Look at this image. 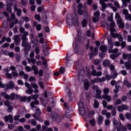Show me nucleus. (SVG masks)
<instances>
[{
    "mask_svg": "<svg viewBox=\"0 0 131 131\" xmlns=\"http://www.w3.org/2000/svg\"><path fill=\"white\" fill-rule=\"evenodd\" d=\"M12 74L14 77H17L18 76V72L17 71H14L12 72Z\"/></svg>",
    "mask_w": 131,
    "mask_h": 131,
    "instance_id": "obj_56",
    "label": "nucleus"
},
{
    "mask_svg": "<svg viewBox=\"0 0 131 131\" xmlns=\"http://www.w3.org/2000/svg\"><path fill=\"white\" fill-rule=\"evenodd\" d=\"M100 105V103H99V101L97 100H94V103L93 105L94 108H95V109H98L99 108V106Z\"/></svg>",
    "mask_w": 131,
    "mask_h": 131,
    "instance_id": "obj_25",
    "label": "nucleus"
},
{
    "mask_svg": "<svg viewBox=\"0 0 131 131\" xmlns=\"http://www.w3.org/2000/svg\"><path fill=\"white\" fill-rule=\"evenodd\" d=\"M94 63L95 65H100L101 60L99 59H96L94 60Z\"/></svg>",
    "mask_w": 131,
    "mask_h": 131,
    "instance_id": "obj_48",
    "label": "nucleus"
},
{
    "mask_svg": "<svg viewBox=\"0 0 131 131\" xmlns=\"http://www.w3.org/2000/svg\"><path fill=\"white\" fill-rule=\"evenodd\" d=\"M116 19H117V22H121L122 18H121V16L119 15V13H116L115 15Z\"/></svg>",
    "mask_w": 131,
    "mask_h": 131,
    "instance_id": "obj_27",
    "label": "nucleus"
},
{
    "mask_svg": "<svg viewBox=\"0 0 131 131\" xmlns=\"http://www.w3.org/2000/svg\"><path fill=\"white\" fill-rule=\"evenodd\" d=\"M15 57L16 62H20V60H21V56H20V55L18 54L17 53H16Z\"/></svg>",
    "mask_w": 131,
    "mask_h": 131,
    "instance_id": "obj_36",
    "label": "nucleus"
},
{
    "mask_svg": "<svg viewBox=\"0 0 131 131\" xmlns=\"http://www.w3.org/2000/svg\"><path fill=\"white\" fill-rule=\"evenodd\" d=\"M69 16L70 15H67V23L68 24H69V25H78V19L75 13L72 15L71 19L69 18Z\"/></svg>",
    "mask_w": 131,
    "mask_h": 131,
    "instance_id": "obj_1",
    "label": "nucleus"
},
{
    "mask_svg": "<svg viewBox=\"0 0 131 131\" xmlns=\"http://www.w3.org/2000/svg\"><path fill=\"white\" fill-rule=\"evenodd\" d=\"M35 19L37 20V21H40V15H39V14H35Z\"/></svg>",
    "mask_w": 131,
    "mask_h": 131,
    "instance_id": "obj_60",
    "label": "nucleus"
},
{
    "mask_svg": "<svg viewBox=\"0 0 131 131\" xmlns=\"http://www.w3.org/2000/svg\"><path fill=\"white\" fill-rule=\"evenodd\" d=\"M14 2L15 3L14 4V7H13L14 12H17L16 15H17V16L19 17V16H21V14H22V10H21V9H20L18 8V7H17V1L14 0Z\"/></svg>",
    "mask_w": 131,
    "mask_h": 131,
    "instance_id": "obj_5",
    "label": "nucleus"
},
{
    "mask_svg": "<svg viewBox=\"0 0 131 131\" xmlns=\"http://www.w3.org/2000/svg\"><path fill=\"white\" fill-rule=\"evenodd\" d=\"M42 26L40 24H38L36 27V29L37 31H40L41 30Z\"/></svg>",
    "mask_w": 131,
    "mask_h": 131,
    "instance_id": "obj_54",
    "label": "nucleus"
},
{
    "mask_svg": "<svg viewBox=\"0 0 131 131\" xmlns=\"http://www.w3.org/2000/svg\"><path fill=\"white\" fill-rule=\"evenodd\" d=\"M66 93L68 94L69 98H71V91H70V89L68 88L67 86L66 88Z\"/></svg>",
    "mask_w": 131,
    "mask_h": 131,
    "instance_id": "obj_32",
    "label": "nucleus"
},
{
    "mask_svg": "<svg viewBox=\"0 0 131 131\" xmlns=\"http://www.w3.org/2000/svg\"><path fill=\"white\" fill-rule=\"evenodd\" d=\"M97 122L99 124H102V123H103V116H100L98 117V119L97 120Z\"/></svg>",
    "mask_w": 131,
    "mask_h": 131,
    "instance_id": "obj_34",
    "label": "nucleus"
},
{
    "mask_svg": "<svg viewBox=\"0 0 131 131\" xmlns=\"http://www.w3.org/2000/svg\"><path fill=\"white\" fill-rule=\"evenodd\" d=\"M117 52H118V49L116 48L114 50L112 49H110L108 50V53H117Z\"/></svg>",
    "mask_w": 131,
    "mask_h": 131,
    "instance_id": "obj_42",
    "label": "nucleus"
},
{
    "mask_svg": "<svg viewBox=\"0 0 131 131\" xmlns=\"http://www.w3.org/2000/svg\"><path fill=\"white\" fill-rule=\"evenodd\" d=\"M99 4L102 6V8L103 9H106L107 8V5H106L105 3H107V2H109V0H99Z\"/></svg>",
    "mask_w": 131,
    "mask_h": 131,
    "instance_id": "obj_16",
    "label": "nucleus"
},
{
    "mask_svg": "<svg viewBox=\"0 0 131 131\" xmlns=\"http://www.w3.org/2000/svg\"><path fill=\"white\" fill-rule=\"evenodd\" d=\"M118 56H120V54L119 53H117L116 54H111L110 55V57L111 59H112V60H115V59H116Z\"/></svg>",
    "mask_w": 131,
    "mask_h": 131,
    "instance_id": "obj_31",
    "label": "nucleus"
},
{
    "mask_svg": "<svg viewBox=\"0 0 131 131\" xmlns=\"http://www.w3.org/2000/svg\"><path fill=\"white\" fill-rule=\"evenodd\" d=\"M83 16L84 18H88L89 17V13H88V10L84 8L83 11Z\"/></svg>",
    "mask_w": 131,
    "mask_h": 131,
    "instance_id": "obj_39",
    "label": "nucleus"
},
{
    "mask_svg": "<svg viewBox=\"0 0 131 131\" xmlns=\"http://www.w3.org/2000/svg\"><path fill=\"white\" fill-rule=\"evenodd\" d=\"M78 8V13L80 16H81L82 14H83V11L82 10V8H83V6L82 5V4L80 3L77 6Z\"/></svg>",
    "mask_w": 131,
    "mask_h": 131,
    "instance_id": "obj_11",
    "label": "nucleus"
},
{
    "mask_svg": "<svg viewBox=\"0 0 131 131\" xmlns=\"http://www.w3.org/2000/svg\"><path fill=\"white\" fill-rule=\"evenodd\" d=\"M96 92V99H99L100 100H102V96L101 95H102V91L101 90H99Z\"/></svg>",
    "mask_w": 131,
    "mask_h": 131,
    "instance_id": "obj_20",
    "label": "nucleus"
},
{
    "mask_svg": "<svg viewBox=\"0 0 131 131\" xmlns=\"http://www.w3.org/2000/svg\"><path fill=\"white\" fill-rule=\"evenodd\" d=\"M23 20H24L25 22H29V17L28 16H24L23 17Z\"/></svg>",
    "mask_w": 131,
    "mask_h": 131,
    "instance_id": "obj_64",
    "label": "nucleus"
},
{
    "mask_svg": "<svg viewBox=\"0 0 131 131\" xmlns=\"http://www.w3.org/2000/svg\"><path fill=\"white\" fill-rule=\"evenodd\" d=\"M84 86L86 91H88V90H89L90 86V81L88 79L84 80Z\"/></svg>",
    "mask_w": 131,
    "mask_h": 131,
    "instance_id": "obj_19",
    "label": "nucleus"
},
{
    "mask_svg": "<svg viewBox=\"0 0 131 131\" xmlns=\"http://www.w3.org/2000/svg\"><path fill=\"white\" fill-rule=\"evenodd\" d=\"M29 81H36V78L33 76H31L29 79Z\"/></svg>",
    "mask_w": 131,
    "mask_h": 131,
    "instance_id": "obj_61",
    "label": "nucleus"
},
{
    "mask_svg": "<svg viewBox=\"0 0 131 131\" xmlns=\"http://www.w3.org/2000/svg\"><path fill=\"white\" fill-rule=\"evenodd\" d=\"M18 98L19 99V100H20V101H21V102H26V101H27V97H19Z\"/></svg>",
    "mask_w": 131,
    "mask_h": 131,
    "instance_id": "obj_44",
    "label": "nucleus"
},
{
    "mask_svg": "<svg viewBox=\"0 0 131 131\" xmlns=\"http://www.w3.org/2000/svg\"><path fill=\"white\" fill-rule=\"evenodd\" d=\"M100 18H98V17H96L95 16V17H93L92 18V20H93V21L94 22V23H97V22H98L99 21Z\"/></svg>",
    "mask_w": 131,
    "mask_h": 131,
    "instance_id": "obj_58",
    "label": "nucleus"
},
{
    "mask_svg": "<svg viewBox=\"0 0 131 131\" xmlns=\"http://www.w3.org/2000/svg\"><path fill=\"white\" fill-rule=\"evenodd\" d=\"M19 31L20 33L22 34L21 37V40L28 41V38H27V36L29 35V33L27 31H25V28H23V27H20Z\"/></svg>",
    "mask_w": 131,
    "mask_h": 131,
    "instance_id": "obj_3",
    "label": "nucleus"
},
{
    "mask_svg": "<svg viewBox=\"0 0 131 131\" xmlns=\"http://www.w3.org/2000/svg\"><path fill=\"white\" fill-rule=\"evenodd\" d=\"M125 117L127 119L129 120V121H131V114L127 113L125 114Z\"/></svg>",
    "mask_w": 131,
    "mask_h": 131,
    "instance_id": "obj_46",
    "label": "nucleus"
},
{
    "mask_svg": "<svg viewBox=\"0 0 131 131\" xmlns=\"http://www.w3.org/2000/svg\"><path fill=\"white\" fill-rule=\"evenodd\" d=\"M91 75L93 76H101L102 75V72L98 71L97 72L96 70H93L91 72Z\"/></svg>",
    "mask_w": 131,
    "mask_h": 131,
    "instance_id": "obj_13",
    "label": "nucleus"
},
{
    "mask_svg": "<svg viewBox=\"0 0 131 131\" xmlns=\"http://www.w3.org/2000/svg\"><path fill=\"white\" fill-rule=\"evenodd\" d=\"M111 35L112 37H113V38H118V36L119 35V34L111 33Z\"/></svg>",
    "mask_w": 131,
    "mask_h": 131,
    "instance_id": "obj_38",
    "label": "nucleus"
},
{
    "mask_svg": "<svg viewBox=\"0 0 131 131\" xmlns=\"http://www.w3.org/2000/svg\"><path fill=\"white\" fill-rule=\"evenodd\" d=\"M123 84L125 86L126 88H131V83L127 80H124Z\"/></svg>",
    "mask_w": 131,
    "mask_h": 131,
    "instance_id": "obj_22",
    "label": "nucleus"
},
{
    "mask_svg": "<svg viewBox=\"0 0 131 131\" xmlns=\"http://www.w3.org/2000/svg\"><path fill=\"white\" fill-rule=\"evenodd\" d=\"M125 18L126 20H129V21H131V14H127L125 16Z\"/></svg>",
    "mask_w": 131,
    "mask_h": 131,
    "instance_id": "obj_63",
    "label": "nucleus"
},
{
    "mask_svg": "<svg viewBox=\"0 0 131 131\" xmlns=\"http://www.w3.org/2000/svg\"><path fill=\"white\" fill-rule=\"evenodd\" d=\"M71 110V109H67L66 110V113H65V116L67 118H70L71 117V115H70V114H69V112Z\"/></svg>",
    "mask_w": 131,
    "mask_h": 131,
    "instance_id": "obj_30",
    "label": "nucleus"
},
{
    "mask_svg": "<svg viewBox=\"0 0 131 131\" xmlns=\"http://www.w3.org/2000/svg\"><path fill=\"white\" fill-rule=\"evenodd\" d=\"M5 122H9V123H13L14 121L13 120V116L11 114L4 117Z\"/></svg>",
    "mask_w": 131,
    "mask_h": 131,
    "instance_id": "obj_6",
    "label": "nucleus"
},
{
    "mask_svg": "<svg viewBox=\"0 0 131 131\" xmlns=\"http://www.w3.org/2000/svg\"><path fill=\"white\" fill-rule=\"evenodd\" d=\"M117 108L119 112H122V111H126L128 109L127 105L126 104H122L121 105L118 106Z\"/></svg>",
    "mask_w": 131,
    "mask_h": 131,
    "instance_id": "obj_9",
    "label": "nucleus"
},
{
    "mask_svg": "<svg viewBox=\"0 0 131 131\" xmlns=\"http://www.w3.org/2000/svg\"><path fill=\"white\" fill-rule=\"evenodd\" d=\"M90 59L93 60L94 57L93 56H97L98 55V47L94 48V51H92L89 53Z\"/></svg>",
    "mask_w": 131,
    "mask_h": 131,
    "instance_id": "obj_8",
    "label": "nucleus"
},
{
    "mask_svg": "<svg viewBox=\"0 0 131 131\" xmlns=\"http://www.w3.org/2000/svg\"><path fill=\"white\" fill-rule=\"evenodd\" d=\"M109 92H110V89L108 88H105L103 89V93L104 95H108V94H109Z\"/></svg>",
    "mask_w": 131,
    "mask_h": 131,
    "instance_id": "obj_47",
    "label": "nucleus"
},
{
    "mask_svg": "<svg viewBox=\"0 0 131 131\" xmlns=\"http://www.w3.org/2000/svg\"><path fill=\"white\" fill-rule=\"evenodd\" d=\"M36 108V110L35 114H31L32 116L34 117L36 120L39 121V122H42L43 121V119L40 116V114H41V111H40V109L37 107V106H35Z\"/></svg>",
    "mask_w": 131,
    "mask_h": 131,
    "instance_id": "obj_2",
    "label": "nucleus"
},
{
    "mask_svg": "<svg viewBox=\"0 0 131 131\" xmlns=\"http://www.w3.org/2000/svg\"><path fill=\"white\" fill-rule=\"evenodd\" d=\"M7 107V112H8V113H11L13 111V106H12V105H10L9 106Z\"/></svg>",
    "mask_w": 131,
    "mask_h": 131,
    "instance_id": "obj_52",
    "label": "nucleus"
},
{
    "mask_svg": "<svg viewBox=\"0 0 131 131\" xmlns=\"http://www.w3.org/2000/svg\"><path fill=\"white\" fill-rule=\"evenodd\" d=\"M27 1L28 0H21V5H23V6H24V7H26V6L27 5V3L28 2Z\"/></svg>",
    "mask_w": 131,
    "mask_h": 131,
    "instance_id": "obj_53",
    "label": "nucleus"
},
{
    "mask_svg": "<svg viewBox=\"0 0 131 131\" xmlns=\"http://www.w3.org/2000/svg\"><path fill=\"white\" fill-rule=\"evenodd\" d=\"M123 15H125V16H127V15L129 14L128 10H127V9H124L123 10Z\"/></svg>",
    "mask_w": 131,
    "mask_h": 131,
    "instance_id": "obj_62",
    "label": "nucleus"
},
{
    "mask_svg": "<svg viewBox=\"0 0 131 131\" xmlns=\"http://www.w3.org/2000/svg\"><path fill=\"white\" fill-rule=\"evenodd\" d=\"M25 69L26 72H30L32 71V69L28 66H26V67H25Z\"/></svg>",
    "mask_w": 131,
    "mask_h": 131,
    "instance_id": "obj_37",
    "label": "nucleus"
},
{
    "mask_svg": "<svg viewBox=\"0 0 131 131\" xmlns=\"http://www.w3.org/2000/svg\"><path fill=\"white\" fill-rule=\"evenodd\" d=\"M119 89H120V85H117V84H116L115 85V89L114 90V93L115 94H118V92H119Z\"/></svg>",
    "mask_w": 131,
    "mask_h": 131,
    "instance_id": "obj_28",
    "label": "nucleus"
},
{
    "mask_svg": "<svg viewBox=\"0 0 131 131\" xmlns=\"http://www.w3.org/2000/svg\"><path fill=\"white\" fill-rule=\"evenodd\" d=\"M28 123L29 124H31L33 126H36L37 125V122L36 121V119H31L28 120Z\"/></svg>",
    "mask_w": 131,
    "mask_h": 131,
    "instance_id": "obj_14",
    "label": "nucleus"
},
{
    "mask_svg": "<svg viewBox=\"0 0 131 131\" xmlns=\"http://www.w3.org/2000/svg\"><path fill=\"white\" fill-rule=\"evenodd\" d=\"M19 98V95L17 94H15L14 93H12L10 94V100L11 101H14V100H17Z\"/></svg>",
    "mask_w": 131,
    "mask_h": 131,
    "instance_id": "obj_17",
    "label": "nucleus"
},
{
    "mask_svg": "<svg viewBox=\"0 0 131 131\" xmlns=\"http://www.w3.org/2000/svg\"><path fill=\"white\" fill-rule=\"evenodd\" d=\"M113 123L115 129H116L119 126H121V123H118V121L115 118H114L113 119Z\"/></svg>",
    "mask_w": 131,
    "mask_h": 131,
    "instance_id": "obj_10",
    "label": "nucleus"
},
{
    "mask_svg": "<svg viewBox=\"0 0 131 131\" xmlns=\"http://www.w3.org/2000/svg\"><path fill=\"white\" fill-rule=\"evenodd\" d=\"M78 105L80 114L81 115H84L85 114V111H84V104H83V102L81 100H80Z\"/></svg>",
    "mask_w": 131,
    "mask_h": 131,
    "instance_id": "obj_4",
    "label": "nucleus"
},
{
    "mask_svg": "<svg viewBox=\"0 0 131 131\" xmlns=\"http://www.w3.org/2000/svg\"><path fill=\"white\" fill-rule=\"evenodd\" d=\"M117 24H119V27L120 28H124V23L122 22V20L121 21V22H117Z\"/></svg>",
    "mask_w": 131,
    "mask_h": 131,
    "instance_id": "obj_35",
    "label": "nucleus"
},
{
    "mask_svg": "<svg viewBox=\"0 0 131 131\" xmlns=\"http://www.w3.org/2000/svg\"><path fill=\"white\" fill-rule=\"evenodd\" d=\"M129 58H131V53L128 54H123V59H124V60H126V59H128L127 60L128 61Z\"/></svg>",
    "mask_w": 131,
    "mask_h": 131,
    "instance_id": "obj_26",
    "label": "nucleus"
},
{
    "mask_svg": "<svg viewBox=\"0 0 131 131\" xmlns=\"http://www.w3.org/2000/svg\"><path fill=\"white\" fill-rule=\"evenodd\" d=\"M91 82L92 83L94 84V83H96V82H99V79L98 78H94V79H91Z\"/></svg>",
    "mask_w": 131,
    "mask_h": 131,
    "instance_id": "obj_50",
    "label": "nucleus"
},
{
    "mask_svg": "<svg viewBox=\"0 0 131 131\" xmlns=\"http://www.w3.org/2000/svg\"><path fill=\"white\" fill-rule=\"evenodd\" d=\"M1 96H4L6 100H10V99H11V96L7 95L6 92H3L1 93Z\"/></svg>",
    "mask_w": 131,
    "mask_h": 131,
    "instance_id": "obj_24",
    "label": "nucleus"
},
{
    "mask_svg": "<svg viewBox=\"0 0 131 131\" xmlns=\"http://www.w3.org/2000/svg\"><path fill=\"white\" fill-rule=\"evenodd\" d=\"M94 15L96 18H100V11H97L96 12H94Z\"/></svg>",
    "mask_w": 131,
    "mask_h": 131,
    "instance_id": "obj_45",
    "label": "nucleus"
},
{
    "mask_svg": "<svg viewBox=\"0 0 131 131\" xmlns=\"http://www.w3.org/2000/svg\"><path fill=\"white\" fill-rule=\"evenodd\" d=\"M108 43H113V42L112 41V37L110 36H108L107 37V38H106Z\"/></svg>",
    "mask_w": 131,
    "mask_h": 131,
    "instance_id": "obj_51",
    "label": "nucleus"
},
{
    "mask_svg": "<svg viewBox=\"0 0 131 131\" xmlns=\"http://www.w3.org/2000/svg\"><path fill=\"white\" fill-rule=\"evenodd\" d=\"M12 39L14 40V43H15L16 46H19L20 45L21 40L20 39L19 35H14L12 37Z\"/></svg>",
    "mask_w": 131,
    "mask_h": 131,
    "instance_id": "obj_7",
    "label": "nucleus"
},
{
    "mask_svg": "<svg viewBox=\"0 0 131 131\" xmlns=\"http://www.w3.org/2000/svg\"><path fill=\"white\" fill-rule=\"evenodd\" d=\"M28 90H27L26 91V94H28V95H30L33 93V89H32V87L28 88Z\"/></svg>",
    "mask_w": 131,
    "mask_h": 131,
    "instance_id": "obj_33",
    "label": "nucleus"
},
{
    "mask_svg": "<svg viewBox=\"0 0 131 131\" xmlns=\"http://www.w3.org/2000/svg\"><path fill=\"white\" fill-rule=\"evenodd\" d=\"M84 73H85V71L84 70H81L79 71L78 79V80H82V76L84 75Z\"/></svg>",
    "mask_w": 131,
    "mask_h": 131,
    "instance_id": "obj_12",
    "label": "nucleus"
},
{
    "mask_svg": "<svg viewBox=\"0 0 131 131\" xmlns=\"http://www.w3.org/2000/svg\"><path fill=\"white\" fill-rule=\"evenodd\" d=\"M86 23H88V21L86 19H83L81 23L82 27H85L86 26Z\"/></svg>",
    "mask_w": 131,
    "mask_h": 131,
    "instance_id": "obj_43",
    "label": "nucleus"
},
{
    "mask_svg": "<svg viewBox=\"0 0 131 131\" xmlns=\"http://www.w3.org/2000/svg\"><path fill=\"white\" fill-rule=\"evenodd\" d=\"M111 75H112V79H115V78H116V77H117V75H118V74L117 73V72H116L115 71H113Z\"/></svg>",
    "mask_w": 131,
    "mask_h": 131,
    "instance_id": "obj_29",
    "label": "nucleus"
},
{
    "mask_svg": "<svg viewBox=\"0 0 131 131\" xmlns=\"http://www.w3.org/2000/svg\"><path fill=\"white\" fill-rule=\"evenodd\" d=\"M107 50L108 48L106 45H102L100 46V51L102 52V53H106Z\"/></svg>",
    "mask_w": 131,
    "mask_h": 131,
    "instance_id": "obj_18",
    "label": "nucleus"
},
{
    "mask_svg": "<svg viewBox=\"0 0 131 131\" xmlns=\"http://www.w3.org/2000/svg\"><path fill=\"white\" fill-rule=\"evenodd\" d=\"M125 66L127 69H128V70H131V64L126 62H125Z\"/></svg>",
    "mask_w": 131,
    "mask_h": 131,
    "instance_id": "obj_40",
    "label": "nucleus"
},
{
    "mask_svg": "<svg viewBox=\"0 0 131 131\" xmlns=\"http://www.w3.org/2000/svg\"><path fill=\"white\" fill-rule=\"evenodd\" d=\"M105 78L106 80L109 81L110 79H112V76H110L108 74L105 75Z\"/></svg>",
    "mask_w": 131,
    "mask_h": 131,
    "instance_id": "obj_59",
    "label": "nucleus"
},
{
    "mask_svg": "<svg viewBox=\"0 0 131 131\" xmlns=\"http://www.w3.org/2000/svg\"><path fill=\"white\" fill-rule=\"evenodd\" d=\"M102 99H104V100H106L107 102H111V96L110 95H103L102 96Z\"/></svg>",
    "mask_w": 131,
    "mask_h": 131,
    "instance_id": "obj_21",
    "label": "nucleus"
},
{
    "mask_svg": "<svg viewBox=\"0 0 131 131\" xmlns=\"http://www.w3.org/2000/svg\"><path fill=\"white\" fill-rule=\"evenodd\" d=\"M31 85L35 90H36V89H37V88H38V85H37V84H36L34 83H31Z\"/></svg>",
    "mask_w": 131,
    "mask_h": 131,
    "instance_id": "obj_57",
    "label": "nucleus"
},
{
    "mask_svg": "<svg viewBox=\"0 0 131 131\" xmlns=\"http://www.w3.org/2000/svg\"><path fill=\"white\" fill-rule=\"evenodd\" d=\"M106 80V78L104 77L102 78H98V82H104Z\"/></svg>",
    "mask_w": 131,
    "mask_h": 131,
    "instance_id": "obj_55",
    "label": "nucleus"
},
{
    "mask_svg": "<svg viewBox=\"0 0 131 131\" xmlns=\"http://www.w3.org/2000/svg\"><path fill=\"white\" fill-rule=\"evenodd\" d=\"M89 122L92 126H95V125L96 124V120L94 119L90 120Z\"/></svg>",
    "mask_w": 131,
    "mask_h": 131,
    "instance_id": "obj_41",
    "label": "nucleus"
},
{
    "mask_svg": "<svg viewBox=\"0 0 131 131\" xmlns=\"http://www.w3.org/2000/svg\"><path fill=\"white\" fill-rule=\"evenodd\" d=\"M92 89H93V90H94V91H95L96 92H97V91H99L100 90V88L95 84L93 85Z\"/></svg>",
    "mask_w": 131,
    "mask_h": 131,
    "instance_id": "obj_49",
    "label": "nucleus"
},
{
    "mask_svg": "<svg viewBox=\"0 0 131 131\" xmlns=\"http://www.w3.org/2000/svg\"><path fill=\"white\" fill-rule=\"evenodd\" d=\"M103 65L104 67H108L110 65V60L108 59H105L103 62Z\"/></svg>",
    "mask_w": 131,
    "mask_h": 131,
    "instance_id": "obj_23",
    "label": "nucleus"
},
{
    "mask_svg": "<svg viewBox=\"0 0 131 131\" xmlns=\"http://www.w3.org/2000/svg\"><path fill=\"white\" fill-rule=\"evenodd\" d=\"M6 86L8 90L13 89L15 87V84L13 81H10L9 83L6 85Z\"/></svg>",
    "mask_w": 131,
    "mask_h": 131,
    "instance_id": "obj_15",
    "label": "nucleus"
}]
</instances>
